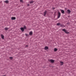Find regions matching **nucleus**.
I'll return each mask as SVG.
<instances>
[{
  "label": "nucleus",
  "mask_w": 76,
  "mask_h": 76,
  "mask_svg": "<svg viewBox=\"0 0 76 76\" xmlns=\"http://www.w3.org/2000/svg\"><path fill=\"white\" fill-rule=\"evenodd\" d=\"M57 49L56 48H55L54 49V51H57Z\"/></svg>",
  "instance_id": "dca6fc26"
},
{
  "label": "nucleus",
  "mask_w": 76,
  "mask_h": 76,
  "mask_svg": "<svg viewBox=\"0 0 76 76\" xmlns=\"http://www.w3.org/2000/svg\"><path fill=\"white\" fill-rule=\"evenodd\" d=\"M49 61L50 62H51V63H54V60L50 59L49 60Z\"/></svg>",
  "instance_id": "7ed1b4c3"
},
{
  "label": "nucleus",
  "mask_w": 76,
  "mask_h": 76,
  "mask_svg": "<svg viewBox=\"0 0 76 76\" xmlns=\"http://www.w3.org/2000/svg\"><path fill=\"white\" fill-rule=\"evenodd\" d=\"M3 76H6V75H3Z\"/></svg>",
  "instance_id": "b1692460"
},
{
  "label": "nucleus",
  "mask_w": 76,
  "mask_h": 76,
  "mask_svg": "<svg viewBox=\"0 0 76 76\" xmlns=\"http://www.w3.org/2000/svg\"><path fill=\"white\" fill-rule=\"evenodd\" d=\"M11 19L12 20H15V19H16V18L15 17H12L11 18Z\"/></svg>",
  "instance_id": "423d86ee"
},
{
  "label": "nucleus",
  "mask_w": 76,
  "mask_h": 76,
  "mask_svg": "<svg viewBox=\"0 0 76 76\" xmlns=\"http://www.w3.org/2000/svg\"><path fill=\"white\" fill-rule=\"evenodd\" d=\"M48 47L47 46H45V50H48Z\"/></svg>",
  "instance_id": "39448f33"
},
{
  "label": "nucleus",
  "mask_w": 76,
  "mask_h": 76,
  "mask_svg": "<svg viewBox=\"0 0 76 76\" xmlns=\"http://www.w3.org/2000/svg\"><path fill=\"white\" fill-rule=\"evenodd\" d=\"M29 35H32V31L30 32Z\"/></svg>",
  "instance_id": "9d476101"
},
{
  "label": "nucleus",
  "mask_w": 76,
  "mask_h": 76,
  "mask_svg": "<svg viewBox=\"0 0 76 76\" xmlns=\"http://www.w3.org/2000/svg\"><path fill=\"white\" fill-rule=\"evenodd\" d=\"M62 30L63 31H64V32H65L66 34H69V32L67 31V30L65 29H62Z\"/></svg>",
  "instance_id": "f03ea898"
},
{
  "label": "nucleus",
  "mask_w": 76,
  "mask_h": 76,
  "mask_svg": "<svg viewBox=\"0 0 76 76\" xmlns=\"http://www.w3.org/2000/svg\"><path fill=\"white\" fill-rule=\"evenodd\" d=\"M47 13V11H45V12L43 13V14H44V15H43L45 16V15Z\"/></svg>",
  "instance_id": "1a4fd4ad"
},
{
  "label": "nucleus",
  "mask_w": 76,
  "mask_h": 76,
  "mask_svg": "<svg viewBox=\"0 0 76 76\" xmlns=\"http://www.w3.org/2000/svg\"><path fill=\"white\" fill-rule=\"evenodd\" d=\"M53 10H54V8H53Z\"/></svg>",
  "instance_id": "4be33fe9"
},
{
  "label": "nucleus",
  "mask_w": 76,
  "mask_h": 76,
  "mask_svg": "<svg viewBox=\"0 0 76 76\" xmlns=\"http://www.w3.org/2000/svg\"><path fill=\"white\" fill-rule=\"evenodd\" d=\"M60 63L61 65H63V64H64V63L63 62H60Z\"/></svg>",
  "instance_id": "ddd939ff"
},
{
  "label": "nucleus",
  "mask_w": 76,
  "mask_h": 76,
  "mask_svg": "<svg viewBox=\"0 0 76 76\" xmlns=\"http://www.w3.org/2000/svg\"><path fill=\"white\" fill-rule=\"evenodd\" d=\"M25 35H26V36H28V34H25Z\"/></svg>",
  "instance_id": "412c9836"
},
{
  "label": "nucleus",
  "mask_w": 76,
  "mask_h": 76,
  "mask_svg": "<svg viewBox=\"0 0 76 76\" xmlns=\"http://www.w3.org/2000/svg\"><path fill=\"white\" fill-rule=\"evenodd\" d=\"M57 26H59V25H60V23H57Z\"/></svg>",
  "instance_id": "2eb2a0df"
},
{
  "label": "nucleus",
  "mask_w": 76,
  "mask_h": 76,
  "mask_svg": "<svg viewBox=\"0 0 76 76\" xmlns=\"http://www.w3.org/2000/svg\"><path fill=\"white\" fill-rule=\"evenodd\" d=\"M33 2H34V1H30V4H32L33 3Z\"/></svg>",
  "instance_id": "a211bd4d"
},
{
  "label": "nucleus",
  "mask_w": 76,
  "mask_h": 76,
  "mask_svg": "<svg viewBox=\"0 0 76 76\" xmlns=\"http://www.w3.org/2000/svg\"><path fill=\"white\" fill-rule=\"evenodd\" d=\"M26 47H28V45H26Z\"/></svg>",
  "instance_id": "5701e85b"
},
{
  "label": "nucleus",
  "mask_w": 76,
  "mask_h": 76,
  "mask_svg": "<svg viewBox=\"0 0 76 76\" xmlns=\"http://www.w3.org/2000/svg\"><path fill=\"white\" fill-rule=\"evenodd\" d=\"M67 11L68 13H70V12H71V11H70V10H67Z\"/></svg>",
  "instance_id": "6e6552de"
},
{
  "label": "nucleus",
  "mask_w": 76,
  "mask_h": 76,
  "mask_svg": "<svg viewBox=\"0 0 76 76\" xmlns=\"http://www.w3.org/2000/svg\"><path fill=\"white\" fill-rule=\"evenodd\" d=\"M5 2L6 3H9V1L8 0L5 1Z\"/></svg>",
  "instance_id": "4468645a"
},
{
  "label": "nucleus",
  "mask_w": 76,
  "mask_h": 76,
  "mask_svg": "<svg viewBox=\"0 0 76 76\" xmlns=\"http://www.w3.org/2000/svg\"><path fill=\"white\" fill-rule=\"evenodd\" d=\"M61 16V13L60 12H58V17L57 18L59 19V18H60V17Z\"/></svg>",
  "instance_id": "f257e3e1"
},
{
  "label": "nucleus",
  "mask_w": 76,
  "mask_h": 76,
  "mask_svg": "<svg viewBox=\"0 0 76 76\" xmlns=\"http://www.w3.org/2000/svg\"><path fill=\"white\" fill-rule=\"evenodd\" d=\"M20 2H22V1H23V0H20Z\"/></svg>",
  "instance_id": "aec40b11"
},
{
  "label": "nucleus",
  "mask_w": 76,
  "mask_h": 76,
  "mask_svg": "<svg viewBox=\"0 0 76 76\" xmlns=\"http://www.w3.org/2000/svg\"><path fill=\"white\" fill-rule=\"evenodd\" d=\"M10 59H11V60H12V59H13V57H10Z\"/></svg>",
  "instance_id": "6ab92c4d"
},
{
  "label": "nucleus",
  "mask_w": 76,
  "mask_h": 76,
  "mask_svg": "<svg viewBox=\"0 0 76 76\" xmlns=\"http://www.w3.org/2000/svg\"><path fill=\"white\" fill-rule=\"evenodd\" d=\"M9 28H7V27L5 28H4V29L5 30V31H7V30H8Z\"/></svg>",
  "instance_id": "f8f14e48"
},
{
  "label": "nucleus",
  "mask_w": 76,
  "mask_h": 76,
  "mask_svg": "<svg viewBox=\"0 0 76 76\" xmlns=\"http://www.w3.org/2000/svg\"><path fill=\"white\" fill-rule=\"evenodd\" d=\"M61 12L63 14V13H64V11L63 10H61Z\"/></svg>",
  "instance_id": "0eeeda50"
},
{
  "label": "nucleus",
  "mask_w": 76,
  "mask_h": 76,
  "mask_svg": "<svg viewBox=\"0 0 76 76\" xmlns=\"http://www.w3.org/2000/svg\"><path fill=\"white\" fill-rule=\"evenodd\" d=\"M23 28H24V29H26V26H24Z\"/></svg>",
  "instance_id": "f3484780"
},
{
  "label": "nucleus",
  "mask_w": 76,
  "mask_h": 76,
  "mask_svg": "<svg viewBox=\"0 0 76 76\" xmlns=\"http://www.w3.org/2000/svg\"><path fill=\"white\" fill-rule=\"evenodd\" d=\"M1 37L2 39H4V36H3V35L2 34H1Z\"/></svg>",
  "instance_id": "9b49d317"
},
{
  "label": "nucleus",
  "mask_w": 76,
  "mask_h": 76,
  "mask_svg": "<svg viewBox=\"0 0 76 76\" xmlns=\"http://www.w3.org/2000/svg\"><path fill=\"white\" fill-rule=\"evenodd\" d=\"M20 30H21L22 32H23V31H24V28H23L21 27L20 28Z\"/></svg>",
  "instance_id": "20e7f679"
}]
</instances>
